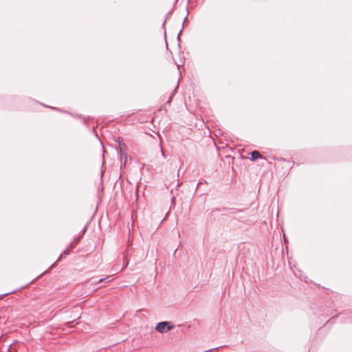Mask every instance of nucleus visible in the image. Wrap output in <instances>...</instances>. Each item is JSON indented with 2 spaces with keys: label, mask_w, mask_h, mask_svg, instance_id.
<instances>
[{
  "label": "nucleus",
  "mask_w": 352,
  "mask_h": 352,
  "mask_svg": "<svg viewBox=\"0 0 352 352\" xmlns=\"http://www.w3.org/2000/svg\"><path fill=\"white\" fill-rule=\"evenodd\" d=\"M174 328V325L170 322H160L157 324L155 330L160 333H166Z\"/></svg>",
  "instance_id": "nucleus-1"
},
{
  "label": "nucleus",
  "mask_w": 352,
  "mask_h": 352,
  "mask_svg": "<svg viewBox=\"0 0 352 352\" xmlns=\"http://www.w3.org/2000/svg\"><path fill=\"white\" fill-rule=\"evenodd\" d=\"M87 230V228H85L82 231V233L79 235L78 237H77L76 239H75L69 245H70V248H74L77 244L79 243L80 239L83 236V235L85 234V232Z\"/></svg>",
  "instance_id": "nucleus-2"
},
{
  "label": "nucleus",
  "mask_w": 352,
  "mask_h": 352,
  "mask_svg": "<svg viewBox=\"0 0 352 352\" xmlns=\"http://www.w3.org/2000/svg\"><path fill=\"white\" fill-rule=\"evenodd\" d=\"M250 154H251L250 160L252 161L256 160L258 158L263 159V160H266V159L258 151H253Z\"/></svg>",
  "instance_id": "nucleus-3"
},
{
  "label": "nucleus",
  "mask_w": 352,
  "mask_h": 352,
  "mask_svg": "<svg viewBox=\"0 0 352 352\" xmlns=\"http://www.w3.org/2000/svg\"><path fill=\"white\" fill-rule=\"evenodd\" d=\"M73 248H70V245L63 251V252L62 254H60V255L59 256V257L58 258L56 262H58L60 261L62 258L63 256H65L67 255H68L71 251V250H72Z\"/></svg>",
  "instance_id": "nucleus-4"
},
{
  "label": "nucleus",
  "mask_w": 352,
  "mask_h": 352,
  "mask_svg": "<svg viewBox=\"0 0 352 352\" xmlns=\"http://www.w3.org/2000/svg\"><path fill=\"white\" fill-rule=\"evenodd\" d=\"M106 278H100V280H98L97 282H96L95 283H102L103 282Z\"/></svg>",
  "instance_id": "nucleus-5"
}]
</instances>
